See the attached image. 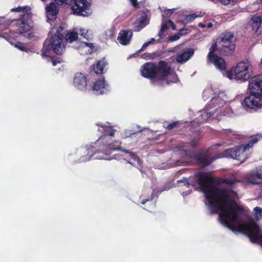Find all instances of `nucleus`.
I'll return each mask as SVG.
<instances>
[{
    "instance_id": "10",
    "label": "nucleus",
    "mask_w": 262,
    "mask_h": 262,
    "mask_svg": "<svg viewBox=\"0 0 262 262\" xmlns=\"http://www.w3.org/2000/svg\"><path fill=\"white\" fill-rule=\"evenodd\" d=\"M90 5L86 0H74L72 10L73 14L82 16H87L91 14Z\"/></svg>"
},
{
    "instance_id": "53",
    "label": "nucleus",
    "mask_w": 262,
    "mask_h": 262,
    "mask_svg": "<svg viewBox=\"0 0 262 262\" xmlns=\"http://www.w3.org/2000/svg\"><path fill=\"white\" fill-rule=\"evenodd\" d=\"M217 99H214V100L216 101V100H217Z\"/></svg>"
},
{
    "instance_id": "49",
    "label": "nucleus",
    "mask_w": 262,
    "mask_h": 262,
    "mask_svg": "<svg viewBox=\"0 0 262 262\" xmlns=\"http://www.w3.org/2000/svg\"><path fill=\"white\" fill-rule=\"evenodd\" d=\"M81 35H82V36H83V37H85V38L86 37V34L83 35V33H81Z\"/></svg>"
},
{
    "instance_id": "25",
    "label": "nucleus",
    "mask_w": 262,
    "mask_h": 262,
    "mask_svg": "<svg viewBox=\"0 0 262 262\" xmlns=\"http://www.w3.org/2000/svg\"><path fill=\"white\" fill-rule=\"evenodd\" d=\"M8 41L11 44L14 46L15 47L18 48L19 50L21 51H24L27 52L29 50L26 47L25 44L21 42H17L16 43H14L12 41V39L11 38H9Z\"/></svg>"
},
{
    "instance_id": "16",
    "label": "nucleus",
    "mask_w": 262,
    "mask_h": 262,
    "mask_svg": "<svg viewBox=\"0 0 262 262\" xmlns=\"http://www.w3.org/2000/svg\"><path fill=\"white\" fill-rule=\"evenodd\" d=\"M247 179L249 183L252 184H262V167L249 173L247 176Z\"/></svg>"
},
{
    "instance_id": "34",
    "label": "nucleus",
    "mask_w": 262,
    "mask_h": 262,
    "mask_svg": "<svg viewBox=\"0 0 262 262\" xmlns=\"http://www.w3.org/2000/svg\"><path fill=\"white\" fill-rule=\"evenodd\" d=\"M188 30L187 29L183 28L179 30L178 33L179 34L180 36H181L184 35H186L188 33Z\"/></svg>"
},
{
    "instance_id": "51",
    "label": "nucleus",
    "mask_w": 262,
    "mask_h": 262,
    "mask_svg": "<svg viewBox=\"0 0 262 262\" xmlns=\"http://www.w3.org/2000/svg\"><path fill=\"white\" fill-rule=\"evenodd\" d=\"M229 132H230L231 133H232V132L231 130H229Z\"/></svg>"
},
{
    "instance_id": "6",
    "label": "nucleus",
    "mask_w": 262,
    "mask_h": 262,
    "mask_svg": "<svg viewBox=\"0 0 262 262\" xmlns=\"http://www.w3.org/2000/svg\"><path fill=\"white\" fill-rule=\"evenodd\" d=\"M63 35L59 33H57L49 38L46 39L41 50L42 55L49 56L52 53L61 55L65 49V46L63 43Z\"/></svg>"
},
{
    "instance_id": "28",
    "label": "nucleus",
    "mask_w": 262,
    "mask_h": 262,
    "mask_svg": "<svg viewBox=\"0 0 262 262\" xmlns=\"http://www.w3.org/2000/svg\"><path fill=\"white\" fill-rule=\"evenodd\" d=\"M11 23L12 21L10 20L6 19L5 17H1L0 18V28L7 27Z\"/></svg>"
},
{
    "instance_id": "13",
    "label": "nucleus",
    "mask_w": 262,
    "mask_h": 262,
    "mask_svg": "<svg viewBox=\"0 0 262 262\" xmlns=\"http://www.w3.org/2000/svg\"><path fill=\"white\" fill-rule=\"evenodd\" d=\"M216 159L212 157L208 151L202 152L195 156L196 163L203 167L210 165Z\"/></svg>"
},
{
    "instance_id": "12",
    "label": "nucleus",
    "mask_w": 262,
    "mask_h": 262,
    "mask_svg": "<svg viewBox=\"0 0 262 262\" xmlns=\"http://www.w3.org/2000/svg\"><path fill=\"white\" fill-rule=\"evenodd\" d=\"M141 75L143 77L148 79L156 77V64L153 62L145 63L141 69Z\"/></svg>"
},
{
    "instance_id": "8",
    "label": "nucleus",
    "mask_w": 262,
    "mask_h": 262,
    "mask_svg": "<svg viewBox=\"0 0 262 262\" xmlns=\"http://www.w3.org/2000/svg\"><path fill=\"white\" fill-rule=\"evenodd\" d=\"M169 75L172 76V80L170 81L166 80V83L167 84L177 82L178 80V75L175 72L172 71L170 65L165 61L160 60L158 65H156V76H158L160 79H162Z\"/></svg>"
},
{
    "instance_id": "33",
    "label": "nucleus",
    "mask_w": 262,
    "mask_h": 262,
    "mask_svg": "<svg viewBox=\"0 0 262 262\" xmlns=\"http://www.w3.org/2000/svg\"><path fill=\"white\" fill-rule=\"evenodd\" d=\"M71 0H54V1L59 5L68 4Z\"/></svg>"
},
{
    "instance_id": "42",
    "label": "nucleus",
    "mask_w": 262,
    "mask_h": 262,
    "mask_svg": "<svg viewBox=\"0 0 262 262\" xmlns=\"http://www.w3.org/2000/svg\"><path fill=\"white\" fill-rule=\"evenodd\" d=\"M85 45H86L87 47H89L91 49H92V48H94V46L93 45L92 43H85Z\"/></svg>"
},
{
    "instance_id": "41",
    "label": "nucleus",
    "mask_w": 262,
    "mask_h": 262,
    "mask_svg": "<svg viewBox=\"0 0 262 262\" xmlns=\"http://www.w3.org/2000/svg\"><path fill=\"white\" fill-rule=\"evenodd\" d=\"M149 45V42H145L142 46L141 49L140 50V51H143L145 50L146 47Z\"/></svg>"
},
{
    "instance_id": "11",
    "label": "nucleus",
    "mask_w": 262,
    "mask_h": 262,
    "mask_svg": "<svg viewBox=\"0 0 262 262\" xmlns=\"http://www.w3.org/2000/svg\"><path fill=\"white\" fill-rule=\"evenodd\" d=\"M249 67L250 63L248 60L238 63L234 69L236 78L243 81L249 79L250 77Z\"/></svg>"
},
{
    "instance_id": "45",
    "label": "nucleus",
    "mask_w": 262,
    "mask_h": 262,
    "mask_svg": "<svg viewBox=\"0 0 262 262\" xmlns=\"http://www.w3.org/2000/svg\"><path fill=\"white\" fill-rule=\"evenodd\" d=\"M212 115V114H211L210 112H207L206 113V116L208 117H211Z\"/></svg>"
},
{
    "instance_id": "47",
    "label": "nucleus",
    "mask_w": 262,
    "mask_h": 262,
    "mask_svg": "<svg viewBox=\"0 0 262 262\" xmlns=\"http://www.w3.org/2000/svg\"><path fill=\"white\" fill-rule=\"evenodd\" d=\"M239 0H230V2H232L233 3H235V2H238Z\"/></svg>"
},
{
    "instance_id": "21",
    "label": "nucleus",
    "mask_w": 262,
    "mask_h": 262,
    "mask_svg": "<svg viewBox=\"0 0 262 262\" xmlns=\"http://www.w3.org/2000/svg\"><path fill=\"white\" fill-rule=\"evenodd\" d=\"M107 62L104 58L100 59L93 65L94 72L97 74H101L105 72V67Z\"/></svg>"
},
{
    "instance_id": "17",
    "label": "nucleus",
    "mask_w": 262,
    "mask_h": 262,
    "mask_svg": "<svg viewBox=\"0 0 262 262\" xmlns=\"http://www.w3.org/2000/svg\"><path fill=\"white\" fill-rule=\"evenodd\" d=\"M133 36V32L131 30H123L118 34L117 40L122 45L129 44Z\"/></svg>"
},
{
    "instance_id": "54",
    "label": "nucleus",
    "mask_w": 262,
    "mask_h": 262,
    "mask_svg": "<svg viewBox=\"0 0 262 262\" xmlns=\"http://www.w3.org/2000/svg\"><path fill=\"white\" fill-rule=\"evenodd\" d=\"M260 32H262V30L260 31Z\"/></svg>"
},
{
    "instance_id": "20",
    "label": "nucleus",
    "mask_w": 262,
    "mask_h": 262,
    "mask_svg": "<svg viewBox=\"0 0 262 262\" xmlns=\"http://www.w3.org/2000/svg\"><path fill=\"white\" fill-rule=\"evenodd\" d=\"M194 50L191 48L187 49L183 51L181 54L177 55L176 60L178 62L183 63L188 60L194 54Z\"/></svg>"
},
{
    "instance_id": "30",
    "label": "nucleus",
    "mask_w": 262,
    "mask_h": 262,
    "mask_svg": "<svg viewBox=\"0 0 262 262\" xmlns=\"http://www.w3.org/2000/svg\"><path fill=\"white\" fill-rule=\"evenodd\" d=\"M179 122L178 121H174L171 123L167 124L165 128L168 130H171L178 126Z\"/></svg>"
},
{
    "instance_id": "5",
    "label": "nucleus",
    "mask_w": 262,
    "mask_h": 262,
    "mask_svg": "<svg viewBox=\"0 0 262 262\" xmlns=\"http://www.w3.org/2000/svg\"><path fill=\"white\" fill-rule=\"evenodd\" d=\"M101 128L102 129H99V130L102 132V135L96 141V144H103L104 146V148H103V151L100 152V155L98 156H96L95 152L93 155L94 159H107L105 157V156L109 155L112 151L119 149L118 147H115L113 143L106 142L108 137L114 136L116 130L109 126H102Z\"/></svg>"
},
{
    "instance_id": "26",
    "label": "nucleus",
    "mask_w": 262,
    "mask_h": 262,
    "mask_svg": "<svg viewBox=\"0 0 262 262\" xmlns=\"http://www.w3.org/2000/svg\"><path fill=\"white\" fill-rule=\"evenodd\" d=\"M78 33L74 32H71L66 34L65 37L66 41L69 42H72L78 39Z\"/></svg>"
},
{
    "instance_id": "48",
    "label": "nucleus",
    "mask_w": 262,
    "mask_h": 262,
    "mask_svg": "<svg viewBox=\"0 0 262 262\" xmlns=\"http://www.w3.org/2000/svg\"><path fill=\"white\" fill-rule=\"evenodd\" d=\"M212 26V24L211 23H209L208 26V27L210 28V27H211Z\"/></svg>"
},
{
    "instance_id": "38",
    "label": "nucleus",
    "mask_w": 262,
    "mask_h": 262,
    "mask_svg": "<svg viewBox=\"0 0 262 262\" xmlns=\"http://www.w3.org/2000/svg\"><path fill=\"white\" fill-rule=\"evenodd\" d=\"M168 22L169 24V27L171 26V28L173 30H176V25L171 20H168Z\"/></svg>"
},
{
    "instance_id": "18",
    "label": "nucleus",
    "mask_w": 262,
    "mask_h": 262,
    "mask_svg": "<svg viewBox=\"0 0 262 262\" xmlns=\"http://www.w3.org/2000/svg\"><path fill=\"white\" fill-rule=\"evenodd\" d=\"M108 84L105 83L104 78L97 80L93 86V90L97 95H102L107 90Z\"/></svg>"
},
{
    "instance_id": "4",
    "label": "nucleus",
    "mask_w": 262,
    "mask_h": 262,
    "mask_svg": "<svg viewBox=\"0 0 262 262\" xmlns=\"http://www.w3.org/2000/svg\"><path fill=\"white\" fill-rule=\"evenodd\" d=\"M30 10V7L28 6H18L15 8H12L11 11L25 13L18 19L15 20L16 31L23 36L28 38L34 37L32 31L33 27L31 25L32 14L28 13Z\"/></svg>"
},
{
    "instance_id": "9",
    "label": "nucleus",
    "mask_w": 262,
    "mask_h": 262,
    "mask_svg": "<svg viewBox=\"0 0 262 262\" xmlns=\"http://www.w3.org/2000/svg\"><path fill=\"white\" fill-rule=\"evenodd\" d=\"M216 49L215 44L210 47L209 52L207 56V63L213 64L216 69L221 72H225L227 69V63L222 57L215 54Z\"/></svg>"
},
{
    "instance_id": "2",
    "label": "nucleus",
    "mask_w": 262,
    "mask_h": 262,
    "mask_svg": "<svg viewBox=\"0 0 262 262\" xmlns=\"http://www.w3.org/2000/svg\"><path fill=\"white\" fill-rule=\"evenodd\" d=\"M214 208L215 212L216 209L221 210L219 218L222 224L233 231H237L246 234L251 242L262 246V231L254 220L239 224L236 227L234 225V223L239 222L238 215L246 211L243 206L238 204L234 200H230L226 208L222 206Z\"/></svg>"
},
{
    "instance_id": "32",
    "label": "nucleus",
    "mask_w": 262,
    "mask_h": 262,
    "mask_svg": "<svg viewBox=\"0 0 262 262\" xmlns=\"http://www.w3.org/2000/svg\"><path fill=\"white\" fill-rule=\"evenodd\" d=\"M180 37L181 36H180L179 34L178 33L173 35L169 36V40L171 42L174 41L178 40Z\"/></svg>"
},
{
    "instance_id": "7",
    "label": "nucleus",
    "mask_w": 262,
    "mask_h": 262,
    "mask_svg": "<svg viewBox=\"0 0 262 262\" xmlns=\"http://www.w3.org/2000/svg\"><path fill=\"white\" fill-rule=\"evenodd\" d=\"M258 141V138L254 137L245 145L225 150L221 154V157H231L241 162H244L248 158L247 153V150H249L250 148L252 147Z\"/></svg>"
},
{
    "instance_id": "22",
    "label": "nucleus",
    "mask_w": 262,
    "mask_h": 262,
    "mask_svg": "<svg viewBox=\"0 0 262 262\" xmlns=\"http://www.w3.org/2000/svg\"><path fill=\"white\" fill-rule=\"evenodd\" d=\"M234 38L233 34L229 32L224 34L222 38L217 42V46L225 45L229 46L231 45H235L233 40Z\"/></svg>"
},
{
    "instance_id": "27",
    "label": "nucleus",
    "mask_w": 262,
    "mask_h": 262,
    "mask_svg": "<svg viewBox=\"0 0 262 262\" xmlns=\"http://www.w3.org/2000/svg\"><path fill=\"white\" fill-rule=\"evenodd\" d=\"M254 217L256 220L262 218V209L259 207H256L254 209Z\"/></svg>"
},
{
    "instance_id": "14",
    "label": "nucleus",
    "mask_w": 262,
    "mask_h": 262,
    "mask_svg": "<svg viewBox=\"0 0 262 262\" xmlns=\"http://www.w3.org/2000/svg\"><path fill=\"white\" fill-rule=\"evenodd\" d=\"M73 84L78 90H86L87 86V78L86 76L81 73H76L74 78Z\"/></svg>"
},
{
    "instance_id": "46",
    "label": "nucleus",
    "mask_w": 262,
    "mask_h": 262,
    "mask_svg": "<svg viewBox=\"0 0 262 262\" xmlns=\"http://www.w3.org/2000/svg\"><path fill=\"white\" fill-rule=\"evenodd\" d=\"M144 19H142L141 20H140V23L141 24H143L144 23Z\"/></svg>"
},
{
    "instance_id": "52",
    "label": "nucleus",
    "mask_w": 262,
    "mask_h": 262,
    "mask_svg": "<svg viewBox=\"0 0 262 262\" xmlns=\"http://www.w3.org/2000/svg\"><path fill=\"white\" fill-rule=\"evenodd\" d=\"M164 82V81H163V82ZM161 82H162V81H159V83H161Z\"/></svg>"
},
{
    "instance_id": "29",
    "label": "nucleus",
    "mask_w": 262,
    "mask_h": 262,
    "mask_svg": "<svg viewBox=\"0 0 262 262\" xmlns=\"http://www.w3.org/2000/svg\"><path fill=\"white\" fill-rule=\"evenodd\" d=\"M126 153H128L129 155V156L131 158H132L134 161H137L138 163H139L140 161V158L135 154V152L129 151V150H126Z\"/></svg>"
},
{
    "instance_id": "40",
    "label": "nucleus",
    "mask_w": 262,
    "mask_h": 262,
    "mask_svg": "<svg viewBox=\"0 0 262 262\" xmlns=\"http://www.w3.org/2000/svg\"><path fill=\"white\" fill-rule=\"evenodd\" d=\"M153 199V196L151 195L150 199H143L141 201V203L142 205H144L146 202H147L149 201H151Z\"/></svg>"
},
{
    "instance_id": "36",
    "label": "nucleus",
    "mask_w": 262,
    "mask_h": 262,
    "mask_svg": "<svg viewBox=\"0 0 262 262\" xmlns=\"http://www.w3.org/2000/svg\"><path fill=\"white\" fill-rule=\"evenodd\" d=\"M196 16H197L195 14H192L187 15L186 17V19H187V20L191 21L193 20L196 17Z\"/></svg>"
},
{
    "instance_id": "15",
    "label": "nucleus",
    "mask_w": 262,
    "mask_h": 262,
    "mask_svg": "<svg viewBox=\"0 0 262 262\" xmlns=\"http://www.w3.org/2000/svg\"><path fill=\"white\" fill-rule=\"evenodd\" d=\"M215 45L216 49L215 53L217 52L221 55L227 56L232 54L235 49V45H231L229 46L225 45L217 46V42H213L211 46Z\"/></svg>"
},
{
    "instance_id": "23",
    "label": "nucleus",
    "mask_w": 262,
    "mask_h": 262,
    "mask_svg": "<svg viewBox=\"0 0 262 262\" xmlns=\"http://www.w3.org/2000/svg\"><path fill=\"white\" fill-rule=\"evenodd\" d=\"M252 29L256 33L260 34L262 30V18L261 16H253L251 19Z\"/></svg>"
},
{
    "instance_id": "35",
    "label": "nucleus",
    "mask_w": 262,
    "mask_h": 262,
    "mask_svg": "<svg viewBox=\"0 0 262 262\" xmlns=\"http://www.w3.org/2000/svg\"><path fill=\"white\" fill-rule=\"evenodd\" d=\"M179 182H183L184 183V185L187 187H189V186H190V183L188 180V179L187 178H183L180 181H179Z\"/></svg>"
},
{
    "instance_id": "50",
    "label": "nucleus",
    "mask_w": 262,
    "mask_h": 262,
    "mask_svg": "<svg viewBox=\"0 0 262 262\" xmlns=\"http://www.w3.org/2000/svg\"><path fill=\"white\" fill-rule=\"evenodd\" d=\"M216 146H221V145H220V144H216Z\"/></svg>"
},
{
    "instance_id": "3",
    "label": "nucleus",
    "mask_w": 262,
    "mask_h": 262,
    "mask_svg": "<svg viewBox=\"0 0 262 262\" xmlns=\"http://www.w3.org/2000/svg\"><path fill=\"white\" fill-rule=\"evenodd\" d=\"M248 89L250 95L244 99L243 106L250 109L262 108V74L250 79Z\"/></svg>"
},
{
    "instance_id": "43",
    "label": "nucleus",
    "mask_w": 262,
    "mask_h": 262,
    "mask_svg": "<svg viewBox=\"0 0 262 262\" xmlns=\"http://www.w3.org/2000/svg\"><path fill=\"white\" fill-rule=\"evenodd\" d=\"M155 41V38H150V39L149 40V41H148L147 42H149V44H150V43H151L154 42Z\"/></svg>"
},
{
    "instance_id": "44",
    "label": "nucleus",
    "mask_w": 262,
    "mask_h": 262,
    "mask_svg": "<svg viewBox=\"0 0 262 262\" xmlns=\"http://www.w3.org/2000/svg\"><path fill=\"white\" fill-rule=\"evenodd\" d=\"M199 26L200 27H201V28H205V25H204L203 24H202V23H200V24H199Z\"/></svg>"
},
{
    "instance_id": "1",
    "label": "nucleus",
    "mask_w": 262,
    "mask_h": 262,
    "mask_svg": "<svg viewBox=\"0 0 262 262\" xmlns=\"http://www.w3.org/2000/svg\"><path fill=\"white\" fill-rule=\"evenodd\" d=\"M195 177L197 183L204 193L206 199L214 213L218 211L221 212L220 209H216L215 212L214 207L222 206L226 208V205L228 204L227 202L230 200L229 192L236 194L234 190L237 188L238 183L242 182L234 176L216 179L206 172H198L196 173Z\"/></svg>"
},
{
    "instance_id": "39",
    "label": "nucleus",
    "mask_w": 262,
    "mask_h": 262,
    "mask_svg": "<svg viewBox=\"0 0 262 262\" xmlns=\"http://www.w3.org/2000/svg\"><path fill=\"white\" fill-rule=\"evenodd\" d=\"M222 4L224 5H227L229 4L231 2L230 0H218Z\"/></svg>"
},
{
    "instance_id": "24",
    "label": "nucleus",
    "mask_w": 262,
    "mask_h": 262,
    "mask_svg": "<svg viewBox=\"0 0 262 262\" xmlns=\"http://www.w3.org/2000/svg\"><path fill=\"white\" fill-rule=\"evenodd\" d=\"M169 27L168 20L162 23L161 29L158 34L159 40L163 38L165 36L166 32L169 29Z\"/></svg>"
},
{
    "instance_id": "19",
    "label": "nucleus",
    "mask_w": 262,
    "mask_h": 262,
    "mask_svg": "<svg viewBox=\"0 0 262 262\" xmlns=\"http://www.w3.org/2000/svg\"><path fill=\"white\" fill-rule=\"evenodd\" d=\"M46 15L48 19L54 20L56 19L58 9L54 3H51L46 7Z\"/></svg>"
},
{
    "instance_id": "37",
    "label": "nucleus",
    "mask_w": 262,
    "mask_h": 262,
    "mask_svg": "<svg viewBox=\"0 0 262 262\" xmlns=\"http://www.w3.org/2000/svg\"><path fill=\"white\" fill-rule=\"evenodd\" d=\"M132 5L136 8H139V4L138 3L137 0H130Z\"/></svg>"
},
{
    "instance_id": "31",
    "label": "nucleus",
    "mask_w": 262,
    "mask_h": 262,
    "mask_svg": "<svg viewBox=\"0 0 262 262\" xmlns=\"http://www.w3.org/2000/svg\"><path fill=\"white\" fill-rule=\"evenodd\" d=\"M61 61V58L53 56L51 57V62L53 66H56L57 63H60Z\"/></svg>"
}]
</instances>
